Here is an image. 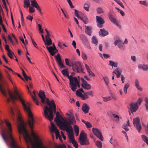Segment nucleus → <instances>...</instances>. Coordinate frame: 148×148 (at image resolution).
Masks as SVG:
<instances>
[{
  "mask_svg": "<svg viewBox=\"0 0 148 148\" xmlns=\"http://www.w3.org/2000/svg\"><path fill=\"white\" fill-rule=\"evenodd\" d=\"M31 3L33 7L36 8L40 13H41L40 7L36 1H31Z\"/></svg>",
  "mask_w": 148,
  "mask_h": 148,
  "instance_id": "b1692460",
  "label": "nucleus"
},
{
  "mask_svg": "<svg viewBox=\"0 0 148 148\" xmlns=\"http://www.w3.org/2000/svg\"><path fill=\"white\" fill-rule=\"evenodd\" d=\"M77 86L79 88L80 87L79 82L76 77H74L72 79L71 83L70 81L69 82V87L73 91H75L77 89Z\"/></svg>",
  "mask_w": 148,
  "mask_h": 148,
  "instance_id": "0eeeda50",
  "label": "nucleus"
},
{
  "mask_svg": "<svg viewBox=\"0 0 148 148\" xmlns=\"http://www.w3.org/2000/svg\"><path fill=\"white\" fill-rule=\"evenodd\" d=\"M108 16L110 21L113 24L117 26L120 27V25L118 23V21L115 18L112 14L110 12H109L108 14Z\"/></svg>",
  "mask_w": 148,
  "mask_h": 148,
  "instance_id": "f8f14e48",
  "label": "nucleus"
},
{
  "mask_svg": "<svg viewBox=\"0 0 148 148\" xmlns=\"http://www.w3.org/2000/svg\"><path fill=\"white\" fill-rule=\"evenodd\" d=\"M110 94L112 97V98L113 99L116 100L117 99V98L116 97H115V95L113 94L112 93H110Z\"/></svg>",
  "mask_w": 148,
  "mask_h": 148,
  "instance_id": "338daca9",
  "label": "nucleus"
},
{
  "mask_svg": "<svg viewBox=\"0 0 148 148\" xmlns=\"http://www.w3.org/2000/svg\"><path fill=\"white\" fill-rule=\"evenodd\" d=\"M80 39L83 44H86L88 43V39L87 37L83 34H81L80 35Z\"/></svg>",
  "mask_w": 148,
  "mask_h": 148,
  "instance_id": "5701e85b",
  "label": "nucleus"
},
{
  "mask_svg": "<svg viewBox=\"0 0 148 148\" xmlns=\"http://www.w3.org/2000/svg\"><path fill=\"white\" fill-rule=\"evenodd\" d=\"M39 97L41 99V102L44 104H47L49 108L46 106L44 109V116L45 117L51 121L53 119V111L55 114L56 112V105L54 104V106H52L49 99L47 97L43 91H40L38 94Z\"/></svg>",
  "mask_w": 148,
  "mask_h": 148,
  "instance_id": "7ed1b4c3",
  "label": "nucleus"
},
{
  "mask_svg": "<svg viewBox=\"0 0 148 148\" xmlns=\"http://www.w3.org/2000/svg\"><path fill=\"white\" fill-rule=\"evenodd\" d=\"M22 105L24 110L27 112L29 117L28 123L31 129L32 136L36 143L35 144L34 143L33 139L28 133L24 124L20 123L18 125V132L20 134H23L24 139L27 144V148H30L29 145L31 146L32 148H48L42 144L41 140L34 131L33 128L34 119L29 107L27 106L26 105Z\"/></svg>",
  "mask_w": 148,
  "mask_h": 148,
  "instance_id": "f257e3e1",
  "label": "nucleus"
},
{
  "mask_svg": "<svg viewBox=\"0 0 148 148\" xmlns=\"http://www.w3.org/2000/svg\"><path fill=\"white\" fill-rule=\"evenodd\" d=\"M4 122L7 128H4L3 125V122L0 121V128L1 127L2 133L1 134L4 141L7 144H9L11 148H21L17 144L12 134V128L11 123L8 120L5 119Z\"/></svg>",
  "mask_w": 148,
  "mask_h": 148,
  "instance_id": "f03ea898",
  "label": "nucleus"
},
{
  "mask_svg": "<svg viewBox=\"0 0 148 148\" xmlns=\"http://www.w3.org/2000/svg\"><path fill=\"white\" fill-rule=\"evenodd\" d=\"M133 123L134 127L138 132L140 133L142 127L140 123V119L138 117L134 118L133 119Z\"/></svg>",
  "mask_w": 148,
  "mask_h": 148,
  "instance_id": "1a4fd4ad",
  "label": "nucleus"
},
{
  "mask_svg": "<svg viewBox=\"0 0 148 148\" xmlns=\"http://www.w3.org/2000/svg\"><path fill=\"white\" fill-rule=\"evenodd\" d=\"M82 57L84 60H86L87 59V55L84 53H82Z\"/></svg>",
  "mask_w": 148,
  "mask_h": 148,
  "instance_id": "8fccbe9b",
  "label": "nucleus"
},
{
  "mask_svg": "<svg viewBox=\"0 0 148 148\" xmlns=\"http://www.w3.org/2000/svg\"><path fill=\"white\" fill-rule=\"evenodd\" d=\"M14 111L16 112V113L17 114V115L18 116V119L20 121H21V118L19 116L20 115V112L19 111V110L18 109V108L16 106H14Z\"/></svg>",
  "mask_w": 148,
  "mask_h": 148,
  "instance_id": "cd10ccee",
  "label": "nucleus"
},
{
  "mask_svg": "<svg viewBox=\"0 0 148 148\" xmlns=\"http://www.w3.org/2000/svg\"><path fill=\"white\" fill-rule=\"evenodd\" d=\"M130 110L131 113L135 112L138 108V105H136L135 102L130 103L129 105Z\"/></svg>",
  "mask_w": 148,
  "mask_h": 148,
  "instance_id": "ddd939ff",
  "label": "nucleus"
},
{
  "mask_svg": "<svg viewBox=\"0 0 148 148\" xmlns=\"http://www.w3.org/2000/svg\"><path fill=\"white\" fill-rule=\"evenodd\" d=\"M75 11V16H76L77 17H78L79 16L78 14V12L79 13H80V12H78L77 10L75 9L74 10Z\"/></svg>",
  "mask_w": 148,
  "mask_h": 148,
  "instance_id": "bf43d9fd",
  "label": "nucleus"
},
{
  "mask_svg": "<svg viewBox=\"0 0 148 148\" xmlns=\"http://www.w3.org/2000/svg\"><path fill=\"white\" fill-rule=\"evenodd\" d=\"M97 13L98 14H103L104 13V10L103 8L101 7H99L97 8Z\"/></svg>",
  "mask_w": 148,
  "mask_h": 148,
  "instance_id": "2f4dec72",
  "label": "nucleus"
},
{
  "mask_svg": "<svg viewBox=\"0 0 148 148\" xmlns=\"http://www.w3.org/2000/svg\"><path fill=\"white\" fill-rule=\"evenodd\" d=\"M92 131L94 135L101 141L103 140V138L101 133L98 129L93 128L92 129Z\"/></svg>",
  "mask_w": 148,
  "mask_h": 148,
  "instance_id": "9d476101",
  "label": "nucleus"
},
{
  "mask_svg": "<svg viewBox=\"0 0 148 148\" xmlns=\"http://www.w3.org/2000/svg\"><path fill=\"white\" fill-rule=\"evenodd\" d=\"M92 43L95 44V45H97L98 42L97 39L96 37L95 36H93L92 38Z\"/></svg>",
  "mask_w": 148,
  "mask_h": 148,
  "instance_id": "c9c22d12",
  "label": "nucleus"
},
{
  "mask_svg": "<svg viewBox=\"0 0 148 148\" xmlns=\"http://www.w3.org/2000/svg\"><path fill=\"white\" fill-rule=\"evenodd\" d=\"M46 48L52 56H53L58 52L56 47H46Z\"/></svg>",
  "mask_w": 148,
  "mask_h": 148,
  "instance_id": "2eb2a0df",
  "label": "nucleus"
},
{
  "mask_svg": "<svg viewBox=\"0 0 148 148\" xmlns=\"http://www.w3.org/2000/svg\"><path fill=\"white\" fill-rule=\"evenodd\" d=\"M85 33L89 36H91L92 32L91 27L90 26H85Z\"/></svg>",
  "mask_w": 148,
  "mask_h": 148,
  "instance_id": "4be33fe9",
  "label": "nucleus"
},
{
  "mask_svg": "<svg viewBox=\"0 0 148 148\" xmlns=\"http://www.w3.org/2000/svg\"><path fill=\"white\" fill-rule=\"evenodd\" d=\"M61 73L65 77H66L69 79V81H70V83L71 82V80L73 78V77L71 76H69V73L67 69H64L61 71Z\"/></svg>",
  "mask_w": 148,
  "mask_h": 148,
  "instance_id": "f3484780",
  "label": "nucleus"
},
{
  "mask_svg": "<svg viewBox=\"0 0 148 148\" xmlns=\"http://www.w3.org/2000/svg\"><path fill=\"white\" fill-rule=\"evenodd\" d=\"M119 5L121 6L122 8H124V7L123 5V4L122 2L120 1H119L117 3Z\"/></svg>",
  "mask_w": 148,
  "mask_h": 148,
  "instance_id": "69168bd1",
  "label": "nucleus"
},
{
  "mask_svg": "<svg viewBox=\"0 0 148 148\" xmlns=\"http://www.w3.org/2000/svg\"><path fill=\"white\" fill-rule=\"evenodd\" d=\"M96 145L98 148H101L102 147V143L99 141H97L95 143Z\"/></svg>",
  "mask_w": 148,
  "mask_h": 148,
  "instance_id": "58836bf2",
  "label": "nucleus"
},
{
  "mask_svg": "<svg viewBox=\"0 0 148 148\" xmlns=\"http://www.w3.org/2000/svg\"><path fill=\"white\" fill-rule=\"evenodd\" d=\"M96 20L98 24H97L98 27L101 28L103 26V25L104 23V21L103 19L100 16H96Z\"/></svg>",
  "mask_w": 148,
  "mask_h": 148,
  "instance_id": "dca6fc26",
  "label": "nucleus"
},
{
  "mask_svg": "<svg viewBox=\"0 0 148 148\" xmlns=\"http://www.w3.org/2000/svg\"><path fill=\"white\" fill-rule=\"evenodd\" d=\"M7 78L9 79V80L11 81L12 85H13L14 87L15 88V87L14 85V84L13 82L12 81L10 75L8 73Z\"/></svg>",
  "mask_w": 148,
  "mask_h": 148,
  "instance_id": "6e6d98bb",
  "label": "nucleus"
},
{
  "mask_svg": "<svg viewBox=\"0 0 148 148\" xmlns=\"http://www.w3.org/2000/svg\"><path fill=\"white\" fill-rule=\"evenodd\" d=\"M108 34L107 31H106L104 29H100L99 32V34L101 36H104Z\"/></svg>",
  "mask_w": 148,
  "mask_h": 148,
  "instance_id": "393cba45",
  "label": "nucleus"
},
{
  "mask_svg": "<svg viewBox=\"0 0 148 148\" xmlns=\"http://www.w3.org/2000/svg\"><path fill=\"white\" fill-rule=\"evenodd\" d=\"M33 93L34 94V95H35V96H32V99L36 104L37 105H39V104L38 101V99L35 96V92L34 91H33Z\"/></svg>",
  "mask_w": 148,
  "mask_h": 148,
  "instance_id": "72a5a7b5",
  "label": "nucleus"
},
{
  "mask_svg": "<svg viewBox=\"0 0 148 148\" xmlns=\"http://www.w3.org/2000/svg\"><path fill=\"white\" fill-rule=\"evenodd\" d=\"M134 84L135 86L138 90L140 91L142 90L141 88L139 86V82L138 79H135Z\"/></svg>",
  "mask_w": 148,
  "mask_h": 148,
  "instance_id": "a878e982",
  "label": "nucleus"
},
{
  "mask_svg": "<svg viewBox=\"0 0 148 148\" xmlns=\"http://www.w3.org/2000/svg\"><path fill=\"white\" fill-rule=\"evenodd\" d=\"M8 39L10 41V42L12 44V45H15L14 44V43L13 42L12 38L11 36L10 35H8Z\"/></svg>",
  "mask_w": 148,
  "mask_h": 148,
  "instance_id": "603ef678",
  "label": "nucleus"
},
{
  "mask_svg": "<svg viewBox=\"0 0 148 148\" xmlns=\"http://www.w3.org/2000/svg\"><path fill=\"white\" fill-rule=\"evenodd\" d=\"M10 114L11 119L12 120H14L15 119V116L13 109L12 107H11L10 108Z\"/></svg>",
  "mask_w": 148,
  "mask_h": 148,
  "instance_id": "c756f323",
  "label": "nucleus"
},
{
  "mask_svg": "<svg viewBox=\"0 0 148 148\" xmlns=\"http://www.w3.org/2000/svg\"><path fill=\"white\" fill-rule=\"evenodd\" d=\"M142 140L148 145V138L144 135L141 136Z\"/></svg>",
  "mask_w": 148,
  "mask_h": 148,
  "instance_id": "f704fd0d",
  "label": "nucleus"
},
{
  "mask_svg": "<svg viewBox=\"0 0 148 148\" xmlns=\"http://www.w3.org/2000/svg\"><path fill=\"white\" fill-rule=\"evenodd\" d=\"M47 39H46V40H45L44 42L45 45L49 46L51 45L52 44V41L50 38H48Z\"/></svg>",
  "mask_w": 148,
  "mask_h": 148,
  "instance_id": "473e14b6",
  "label": "nucleus"
},
{
  "mask_svg": "<svg viewBox=\"0 0 148 148\" xmlns=\"http://www.w3.org/2000/svg\"><path fill=\"white\" fill-rule=\"evenodd\" d=\"M26 18L27 19L31 21H32V19H33V17L30 15L28 16L27 17H26Z\"/></svg>",
  "mask_w": 148,
  "mask_h": 148,
  "instance_id": "052dcab7",
  "label": "nucleus"
},
{
  "mask_svg": "<svg viewBox=\"0 0 148 148\" xmlns=\"http://www.w3.org/2000/svg\"><path fill=\"white\" fill-rule=\"evenodd\" d=\"M66 1L71 8H72L74 7L71 0H66Z\"/></svg>",
  "mask_w": 148,
  "mask_h": 148,
  "instance_id": "3c124183",
  "label": "nucleus"
},
{
  "mask_svg": "<svg viewBox=\"0 0 148 148\" xmlns=\"http://www.w3.org/2000/svg\"><path fill=\"white\" fill-rule=\"evenodd\" d=\"M122 70L120 68L118 67L116 68L114 71H113L112 73L115 74L117 78H119L121 75V74L122 72Z\"/></svg>",
  "mask_w": 148,
  "mask_h": 148,
  "instance_id": "a211bd4d",
  "label": "nucleus"
},
{
  "mask_svg": "<svg viewBox=\"0 0 148 148\" xmlns=\"http://www.w3.org/2000/svg\"><path fill=\"white\" fill-rule=\"evenodd\" d=\"M3 39L5 41V43L6 44L5 46H9V45L7 44L8 43L7 42V41L6 40V38L4 36H3Z\"/></svg>",
  "mask_w": 148,
  "mask_h": 148,
  "instance_id": "680f3d73",
  "label": "nucleus"
},
{
  "mask_svg": "<svg viewBox=\"0 0 148 148\" xmlns=\"http://www.w3.org/2000/svg\"><path fill=\"white\" fill-rule=\"evenodd\" d=\"M139 3L140 4L144 6H147L148 5V4L146 1H140Z\"/></svg>",
  "mask_w": 148,
  "mask_h": 148,
  "instance_id": "ea45409f",
  "label": "nucleus"
},
{
  "mask_svg": "<svg viewBox=\"0 0 148 148\" xmlns=\"http://www.w3.org/2000/svg\"><path fill=\"white\" fill-rule=\"evenodd\" d=\"M69 116V118L67 119L66 118L64 119L58 112H56V117L55 119V121L58 126L60 127L63 126L66 124H67L70 121H74L75 119L73 115L71 114H66Z\"/></svg>",
  "mask_w": 148,
  "mask_h": 148,
  "instance_id": "20e7f679",
  "label": "nucleus"
},
{
  "mask_svg": "<svg viewBox=\"0 0 148 148\" xmlns=\"http://www.w3.org/2000/svg\"><path fill=\"white\" fill-rule=\"evenodd\" d=\"M81 13V15H82L83 16V17H81L80 16H79L77 18H78V19H79L80 20L83 21V19L84 18V15H85L83 13Z\"/></svg>",
  "mask_w": 148,
  "mask_h": 148,
  "instance_id": "4d7b16f0",
  "label": "nucleus"
},
{
  "mask_svg": "<svg viewBox=\"0 0 148 148\" xmlns=\"http://www.w3.org/2000/svg\"><path fill=\"white\" fill-rule=\"evenodd\" d=\"M76 94L79 97H80L82 95V94L81 92H79V91L77 90L76 92Z\"/></svg>",
  "mask_w": 148,
  "mask_h": 148,
  "instance_id": "774afa93",
  "label": "nucleus"
},
{
  "mask_svg": "<svg viewBox=\"0 0 148 148\" xmlns=\"http://www.w3.org/2000/svg\"><path fill=\"white\" fill-rule=\"evenodd\" d=\"M74 129L75 132L79 131V127L77 125H75L74 126Z\"/></svg>",
  "mask_w": 148,
  "mask_h": 148,
  "instance_id": "0e129e2a",
  "label": "nucleus"
},
{
  "mask_svg": "<svg viewBox=\"0 0 148 148\" xmlns=\"http://www.w3.org/2000/svg\"><path fill=\"white\" fill-rule=\"evenodd\" d=\"M65 62L66 64V65H68V66H72V65H71L70 64H69V61L68 59L67 58H66L65 59Z\"/></svg>",
  "mask_w": 148,
  "mask_h": 148,
  "instance_id": "5fc2aeb1",
  "label": "nucleus"
},
{
  "mask_svg": "<svg viewBox=\"0 0 148 148\" xmlns=\"http://www.w3.org/2000/svg\"><path fill=\"white\" fill-rule=\"evenodd\" d=\"M30 3L29 1L27 0H24L23 3V6L25 8H27L28 7H29Z\"/></svg>",
  "mask_w": 148,
  "mask_h": 148,
  "instance_id": "7c9ffc66",
  "label": "nucleus"
},
{
  "mask_svg": "<svg viewBox=\"0 0 148 148\" xmlns=\"http://www.w3.org/2000/svg\"><path fill=\"white\" fill-rule=\"evenodd\" d=\"M75 148H78V145L77 141L75 140L71 142Z\"/></svg>",
  "mask_w": 148,
  "mask_h": 148,
  "instance_id": "37998d69",
  "label": "nucleus"
},
{
  "mask_svg": "<svg viewBox=\"0 0 148 148\" xmlns=\"http://www.w3.org/2000/svg\"><path fill=\"white\" fill-rule=\"evenodd\" d=\"M89 5L87 3H85L84 5V8L86 11H88L89 9Z\"/></svg>",
  "mask_w": 148,
  "mask_h": 148,
  "instance_id": "a19ab883",
  "label": "nucleus"
},
{
  "mask_svg": "<svg viewBox=\"0 0 148 148\" xmlns=\"http://www.w3.org/2000/svg\"><path fill=\"white\" fill-rule=\"evenodd\" d=\"M87 72L90 75H91L93 77H95V74L91 71V70L88 71Z\"/></svg>",
  "mask_w": 148,
  "mask_h": 148,
  "instance_id": "864d4df0",
  "label": "nucleus"
},
{
  "mask_svg": "<svg viewBox=\"0 0 148 148\" xmlns=\"http://www.w3.org/2000/svg\"><path fill=\"white\" fill-rule=\"evenodd\" d=\"M89 109L90 108L88 104L85 103L83 104L82 109L85 114L89 112Z\"/></svg>",
  "mask_w": 148,
  "mask_h": 148,
  "instance_id": "aec40b11",
  "label": "nucleus"
},
{
  "mask_svg": "<svg viewBox=\"0 0 148 148\" xmlns=\"http://www.w3.org/2000/svg\"><path fill=\"white\" fill-rule=\"evenodd\" d=\"M142 100L143 99L141 98H140L138 99L137 101L135 103L136 105H138V106L141 104Z\"/></svg>",
  "mask_w": 148,
  "mask_h": 148,
  "instance_id": "a18cd8bd",
  "label": "nucleus"
},
{
  "mask_svg": "<svg viewBox=\"0 0 148 148\" xmlns=\"http://www.w3.org/2000/svg\"><path fill=\"white\" fill-rule=\"evenodd\" d=\"M7 54L9 57L11 59H13V56H14L15 58H16V56L14 55V53L12 51L10 53H7Z\"/></svg>",
  "mask_w": 148,
  "mask_h": 148,
  "instance_id": "79ce46f5",
  "label": "nucleus"
},
{
  "mask_svg": "<svg viewBox=\"0 0 148 148\" xmlns=\"http://www.w3.org/2000/svg\"><path fill=\"white\" fill-rule=\"evenodd\" d=\"M127 124L124 123L122 125V127L126 131H128L129 130V128L127 127Z\"/></svg>",
  "mask_w": 148,
  "mask_h": 148,
  "instance_id": "c03bdc74",
  "label": "nucleus"
},
{
  "mask_svg": "<svg viewBox=\"0 0 148 148\" xmlns=\"http://www.w3.org/2000/svg\"><path fill=\"white\" fill-rule=\"evenodd\" d=\"M79 143L82 145H87L89 144L87 138V135L82 130L80 133L79 138Z\"/></svg>",
  "mask_w": 148,
  "mask_h": 148,
  "instance_id": "423d86ee",
  "label": "nucleus"
},
{
  "mask_svg": "<svg viewBox=\"0 0 148 148\" xmlns=\"http://www.w3.org/2000/svg\"><path fill=\"white\" fill-rule=\"evenodd\" d=\"M35 9L32 6H30L29 7V12L31 13L34 12L35 11Z\"/></svg>",
  "mask_w": 148,
  "mask_h": 148,
  "instance_id": "13d9d810",
  "label": "nucleus"
},
{
  "mask_svg": "<svg viewBox=\"0 0 148 148\" xmlns=\"http://www.w3.org/2000/svg\"><path fill=\"white\" fill-rule=\"evenodd\" d=\"M114 40L115 41L114 43V44L115 46L117 45L118 46H121L123 45V42L119 37H116V38L114 39Z\"/></svg>",
  "mask_w": 148,
  "mask_h": 148,
  "instance_id": "6ab92c4d",
  "label": "nucleus"
},
{
  "mask_svg": "<svg viewBox=\"0 0 148 148\" xmlns=\"http://www.w3.org/2000/svg\"><path fill=\"white\" fill-rule=\"evenodd\" d=\"M129 86V84L128 83H127L125 84L123 88V90L125 94H127V89Z\"/></svg>",
  "mask_w": 148,
  "mask_h": 148,
  "instance_id": "e433bc0d",
  "label": "nucleus"
},
{
  "mask_svg": "<svg viewBox=\"0 0 148 148\" xmlns=\"http://www.w3.org/2000/svg\"><path fill=\"white\" fill-rule=\"evenodd\" d=\"M19 39L22 42V43L24 45H26V44L27 43V41L25 40L26 42H25L24 39L22 36L19 37Z\"/></svg>",
  "mask_w": 148,
  "mask_h": 148,
  "instance_id": "de8ad7c7",
  "label": "nucleus"
},
{
  "mask_svg": "<svg viewBox=\"0 0 148 148\" xmlns=\"http://www.w3.org/2000/svg\"><path fill=\"white\" fill-rule=\"evenodd\" d=\"M72 69L74 71H76L78 73H83V70L82 68L81 64L79 62H76L73 63L72 64Z\"/></svg>",
  "mask_w": 148,
  "mask_h": 148,
  "instance_id": "6e6552de",
  "label": "nucleus"
},
{
  "mask_svg": "<svg viewBox=\"0 0 148 148\" xmlns=\"http://www.w3.org/2000/svg\"><path fill=\"white\" fill-rule=\"evenodd\" d=\"M85 124L87 128H89L92 127V125L89 122H86Z\"/></svg>",
  "mask_w": 148,
  "mask_h": 148,
  "instance_id": "09e8293b",
  "label": "nucleus"
},
{
  "mask_svg": "<svg viewBox=\"0 0 148 148\" xmlns=\"http://www.w3.org/2000/svg\"><path fill=\"white\" fill-rule=\"evenodd\" d=\"M103 79L106 85L108 86L109 84V79L107 77L105 76L103 77Z\"/></svg>",
  "mask_w": 148,
  "mask_h": 148,
  "instance_id": "4c0bfd02",
  "label": "nucleus"
},
{
  "mask_svg": "<svg viewBox=\"0 0 148 148\" xmlns=\"http://www.w3.org/2000/svg\"><path fill=\"white\" fill-rule=\"evenodd\" d=\"M138 68L139 69H142L143 71H146L148 69V65L140 64L138 66Z\"/></svg>",
  "mask_w": 148,
  "mask_h": 148,
  "instance_id": "bb28decb",
  "label": "nucleus"
},
{
  "mask_svg": "<svg viewBox=\"0 0 148 148\" xmlns=\"http://www.w3.org/2000/svg\"><path fill=\"white\" fill-rule=\"evenodd\" d=\"M74 121H75V120L74 121H70L69 123L60 128L61 130H65L67 133H69V140L71 142L75 140L73 136V128L71 125L72 124H73Z\"/></svg>",
  "mask_w": 148,
  "mask_h": 148,
  "instance_id": "39448f33",
  "label": "nucleus"
},
{
  "mask_svg": "<svg viewBox=\"0 0 148 148\" xmlns=\"http://www.w3.org/2000/svg\"><path fill=\"white\" fill-rule=\"evenodd\" d=\"M81 80L82 82L81 86L83 88L86 90H89L91 88V86L86 81L84 80L83 78H81Z\"/></svg>",
  "mask_w": 148,
  "mask_h": 148,
  "instance_id": "4468645a",
  "label": "nucleus"
},
{
  "mask_svg": "<svg viewBox=\"0 0 148 148\" xmlns=\"http://www.w3.org/2000/svg\"><path fill=\"white\" fill-rule=\"evenodd\" d=\"M3 4L4 6L5 7V9L7 11L8 10V9L7 8V6L6 5V3L5 0H2Z\"/></svg>",
  "mask_w": 148,
  "mask_h": 148,
  "instance_id": "e2e57ef3",
  "label": "nucleus"
},
{
  "mask_svg": "<svg viewBox=\"0 0 148 148\" xmlns=\"http://www.w3.org/2000/svg\"><path fill=\"white\" fill-rule=\"evenodd\" d=\"M111 118V119L112 120H114V119H117L116 121H118L119 119V116L116 114H112L111 115L109 116Z\"/></svg>",
  "mask_w": 148,
  "mask_h": 148,
  "instance_id": "c85d7f7f",
  "label": "nucleus"
},
{
  "mask_svg": "<svg viewBox=\"0 0 148 148\" xmlns=\"http://www.w3.org/2000/svg\"><path fill=\"white\" fill-rule=\"evenodd\" d=\"M83 22L85 24H87L88 23V18L85 15H84V18L83 20Z\"/></svg>",
  "mask_w": 148,
  "mask_h": 148,
  "instance_id": "49530a36",
  "label": "nucleus"
},
{
  "mask_svg": "<svg viewBox=\"0 0 148 148\" xmlns=\"http://www.w3.org/2000/svg\"><path fill=\"white\" fill-rule=\"evenodd\" d=\"M56 59L57 60V63H58L61 68H65V66L62 63L61 59L60 58V56L59 54H58L56 56Z\"/></svg>",
  "mask_w": 148,
  "mask_h": 148,
  "instance_id": "412c9836",
  "label": "nucleus"
},
{
  "mask_svg": "<svg viewBox=\"0 0 148 148\" xmlns=\"http://www.w3.org/2000/svg\"><path fill=\"white\" fill-rule=\"evenodd\" d=\"M51 131L56 133V138H58V137L59 139H61V137L60 134L59 130L57 129L56 127L53 122L51 123Z\"/></svg>",
  "mask_w": 148,
  "mask_h": 148,
  "instance_id": "9b49d317",
  "label": "nucleus"
}]
</instances>
